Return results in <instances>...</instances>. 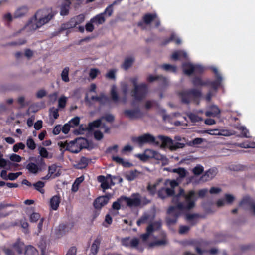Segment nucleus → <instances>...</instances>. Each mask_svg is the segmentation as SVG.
Instances as JSON below:
<instances>
[{
	"label": "nucleus",
	"instance_id": "f257e3e1",
	"mask_svg": "<svg viewBox=\"0 0 255 255\" xmlns=\"http://www.w3.org/2000/svg\"><path fill=\"white\" fill-rule=\"evenodd\" d=\"M194 192H191L186 197V204L179 203L176 206H170L167 210V213L170 216L166 218V221L167 225H172L175 224L180 215V213L177 211V209L181 211L189 210L193 208L195 204L191 201V198L193 195Z\"/></svg>",
	"mask_w": 255,
	"mask_h": 255
},
{
	"label": "nucleus",
	"instance_id": "f03ea898",
	"mask_svg": "<svg viewBox=\"0 0 255 255\" xmlns=\"http://www.w3.org/2000/svg\"><path fill=\"white\" fill-rule=\"evenodd\" d=\"M179 95L182 103L189 104L193 102L198 105L199 104V99L202 96V92L200 90L192 88L179 92Z\"/></svg>",
	"mask_w": 255,
	"mask_h": 255
},
{
	"label": "nucleus",
	"instance_id": "7ed1b4c3",
	"mask_svg": "<svg viewBox=\"0 0 255 255\" xmlns=\"http://www.w3.org/2000/svg\"><path fill=\"white\" fill-rule=\"evenodd\" d=\"M148 92V87L147 84L141 83L139 86H136L131 91V96L135 101L140 102L143 100Z\"/></svg>",
	"mask_w": 255,
	"mask_h": 255
},
{
	"label": "nucleus",
	"instance_id": "20e7f679",
	"mask_svg": "<svg viewBox=\"0 0 255 255\" xmlns=\"http://www.w3.org/2000/svg\"><path fill=\"white\" fill-rule=\"evenodd\" d=\"M132 141L137 143L140 145H142L144 144L155 145H158L159 144V142L156 140L155 137L149 133L144 134L138 137H133Z\"/></svg>",
	"mask_w": 255,
	"mask_h": 255
},
{
	"label": "nucleus",
	"instance_id": "39448f33",
	"mask_svg": "<svg viewBox=\"0 0 255 255\" xmlns=\"http://www.w3.org/2000/svg\"><path fill=\"white\" fill-rule=\"evenodd\" d=\"M161 227V222L159 221H155L149 224L146 228V232L141 235V238L143 241H146L153 232L159 230Z\"/></svg>",
	"mask_w": 255,
	"mask_h": 255
},
{
	"label": "nucleus",
	"instance_id": "423d86ee",
	"mask_svg": "<svg viewBox=\"0 0 255 255\" xmlns=\"http://www.w3.org/2000/svg\"><path fill=\"white\" fill-rule=\"evenodd\" d=\"M83 141L84 139L83 138H76L69 142L67 145V149L72 153H77L82 148L85 147L82 145Z\"/></svg>",
	"mask_w": 255,
	"mask_h": 255
},
{
	"label": "nucleus",
	"instance_id": "0eeeda50",
	"mask_svg": "<svg viewBox=\"0 0 255 255\" xmlns=\"http://www.w3.org/2000/svg\"><path fill=\"white\" fill-rule=\"evenodd\" d=\"M133 198L123 196L124 202L129 207H138L141 205V201L140 195L138 193H135L132 195Z\"/></svg>",
	"mask_w": 255,
	"mask_h": 255
},
{
	"label": "nucleus",
	"instance_id": "6e6552de",
	"mask_svg": "<svg viewBox=\"0 0 255 255\" xmlns=\"http://www.w3.org/2000/svg\"><path fill=\"white\" fill-rule=\"evenodd\" d=\"M137 157L139 159H167L163 156H161L159 158L158 153L151 149L146 150L144 154H138Z\"/></svg>",
	"mask_w": 255,
	"mask_h": 255
},
{
	"label": "nucleus",
	"instance_id": "1a4fd4ad",
	"mask_svg": "<svg viewBox=\"0 0 255 255\" xmlns=\"http://www.w3.org/2000/svg\"><path fill=\"white\" fill-rule=\"evenodd\" d=\"M36 164L31 162L26 166V169L32 173H37L39 170H41L45 166L44 160H35Z\"/></svg>",
	"mask_w": 255,
	"mask_h": 255
},
{
	"label": "nucleus",
	"instance_id": "9d476101",
	"mask_svg": "<svg viewBox=\"0 0 255 255\" xmlns=\"http://www.w3.org/2000/svg\"><path fill=\"white\" fill-rule=\"evenodd\" d=\"M123 114L126 118L130 120L138 119L143 116L140 110L138 108L135 109H126L123 111Z\"/></svg>",
	"mask_w": 255,
	"mask_h": 255
},
{
	"label": "nucleus",
	"instance_id": "9b49d317",
	"mask_svg": "<svg viewBox=\"0 0 255 255\" xmlns=\"http://www.w3.org/2000/svg\"><path fill=\"white\" fill-rule=\"evenodd\" d=\"M239 206L244 208H249L254 215H255V204L253 199L249 197H245L240 201Z\"/></svg>",
	"mask_w": 255,
	"mask_h": 255
},
{
	"label": "nucleus",
	"instance_id": "f8f14e48",
	"mask_svg": "<svg viewBox=\"0 0 255 255\" xmlns=\"http://www.w3.org/2000/svg\"><path fill=\"white\" fill-rule=\"evenodd\" d=\"M156 17L157 14L156 13L145 14L142 17L143 21L138 22L137 23V26L140 27L142 29H145L146 27L144 24H150L152 21H153Z\"/></svg>",
	"mask_w": 255,
	"mask_h": 255
},
{
	"label": "nucleus",
	"instance_id": "ddd939ff",
	"mask_svg": "<svg viewBox=\"0 0 255 255\" xmlns=\"http://www.w3.org/2000/svg\"><path fill=\"white\" fill-rule=\"evenodd\" d=\"M191 192H194L193 195L191 198V201H193L194 203L195 204V192L194 190H190L188 192V193L187 194H185L184 190L182 188H180L179 192L176 195L174 196V195L173 196H172L173 198L172 200V202L174 204H176L177 205L178 203H180L179 202V197L180 196L184 197L185 198V200L186 201V197L187 195H188Z\"/></svg>",
	"mask_w": 255,
	"mask_h": 255
},
{
	"label": "nucleus",
	"instance_id": "4468645a",
	"mask_svg": "<svg viewBox=\"0 0 255 255\" xmlns=\"http://www.w3.org/2000/svg\"><path fill=\"white\" fill-rule=\"evenodd\" d=\"M218 172V170L217 168H210L200 177V180L204 182L211 180L216 176Z\"/></svg>",
	"mask_w": 255,
	"mask_h": 255
},
{
	"label": "nucleus",
	"instance_id": "2eb2a0df",
	"mask_svg": "<svg viewBox=\"0 0 255 255\" xmlns=\"http://www.w3.org/2000/svg\"><path fill=\"white\" fill-rule=\"evenodd\" d=\"M121 244L123 246L127 248H136L139 244V240L137 238H134L132 240L130 237L122 238Z\"/></svg>",
	"mask_w": 255,
	"mask_h": 255
},
{
	"label": "nucleus",
	"instance_id": "dca6fc26",
	"mask_svg": "<svg viewBox=\"0 0 255 255\" xmlns=\"http://www.w3.org/2000/svg\"><path fill=\"white\" fill-rule=\"evenodd\" d=\"M109 199L110 197L108 196H102L97 198L93 203L94 208L100 210L102 207L108 203Z\"/></svg>",
	"mask_w": 255,
	"mask_h": 255
},
{
	"label": "nucleus",
	"instance_id": "f3484780",
	"mask_svg": "<svg viewBox=\"0 0 255 255\" xmlns=\"http://www.w3.org/2000/svg\"><path fill=\"white\" fill-rule=\"evenodd\" d=\"M54 16V14L49 13L45 16L40 18L38 20L36 21V24L33 25V29L36 30V29L41 27L44 24L48 23Z\"/></svg>",
	"mask_w": 255,
	"mask_h": 255
},
{
	"label": "nucleus",
	"instance_id": "a211bd4d",
	"mask_svg": "<svg viewBox=\"0 0 255 255\" xmlns=\"http://www.w3.org/2000/svg\"><path fill=\"white\" fill-rule=\"evenodd\" d=\"M216 78L214 81L207 79V84L206 86L211 87L214 91H217L218 88L220 87L222 81V77L220 74H217Z\"/></svg>",
	"mask_w": 255,
	"mask_h": 255
},
{
	"label": "nucleus",
	"instance_id": "6ab92c4d",
	"mask_svg": "<svg viewBox=\"0 0 255 255\" xmlns=\"http://www.w3.org/2000/svg\"><path fill=\"white\" fill-rule=\"evenodd\" d=\"M175 194L174 189L169 188H162L158 191L157 195L158 197L164 199L168 196H172Z\"/></svg>",
	"mask_w": 255,
	"mask_h": 255
},
{
	"label": "nucleus",
	"instance_id": "aec40b11",
	"mask_svg": "<svg viewBox=\"0 0 255 255\" xmlns=\"http://www.w3.org/2000/svg\"><path fill=\"white\" fill-rule=\"evenodd\" d=\"M146 81L149 83H152L155 81H158L162 85H165L167 82L166 78L162 75H149L146 78Z\"/></svg>",
	"mask_w": 255,
	"mask_h": 255
},
{
	"label": "nucleus",
	"instance_id": "412c9836",
	"mask_svg": "<svg viewBox=\"0 0 255 255\" xmlns=\"http://www.w3.org/2000/svg\"><path fill=\"white\" fill-rule=\"evenodd\" d=\"M158 138L162 142V146L165 148H168L171 150L172 145H173V140L169 137L163 135H159Z\"/></svg>",
	"mask_w": 255,
	"mask_h": 255
},
{
	"label": "nucleus",
	"instance_id": "4be33fe9",
	"mask_svg": "<svg viewBox=\"0 0 255 255\" xmlns=\"http://www.w3.org/2000/svg\"><path fill=\"white\" fill-rule=\"evenodd\" d=\"M61 198L59 195H55L53 196L50 201V205L51 208L54 210H57Z\"/></svg>",
	"mask_w": 255,
	"mask_h": 255
},
{
	"label": "nucleus",
	"instance_id": "5701e85b",
	"mask_svg": "<svg viewBox=\"0 0 255 255\" xmlns=\"http://www.w3.org/2000/svg\"><path fill=\"white\" fill-rule=\"evenodd\" d=\"M101 239L100 237H97L94 241L91 247V253L92 255H96L99 249V246L101 243Z\"/></svg>",
	"mask_w": 255,
	"mask_h": 255
},
{
	"label": "nucleus",
	"instance_id": "b1692460",
	"mask_svg": "<svg viewBox=\"0 0 255 255\" xmlns=\"http://www.w3.org/2000/svg\"><path fill=\"white\" fill-rule=\"evenodd\" d=\"M194 66L191 63L186 62L182 64L184 73L187 75H191L194 73Z\"/></svg>",
	"mask_w": 255,
	"mask_h": 255
},
{
	"label": "nucleus",
	"instance_id": "393cba45",
	"mask_svg": "<svg viewBox=\"0 0 255 255\" xmlns=\"http://www.w3.org/2000/svg\"><path fill=\"white\" fill-rule=\"evenodd\" d=\"M105 21L106 19L102 13L96 15L91 19V22L97 25L103 24Z\"/></svg>",
	"mask_w": 255,
	"mask_h": 255
},
{
	"label": "nucleus",
	"instance_id": "a878e982",
	"mask_svg": "<svg viewBox=\"0 0 255 255\" xmlns=\"http://www.w3.org/2000/svg\"><path fill=\"white\" fill-rule=\"evenodd\" d=\"M85 15L83 14H79L71 18V23L73 24L74 27H76L84 22L85 20Z\"/></svg>",
	"mask_w": 255,
	"mask_h": 255
},
{
	"label": "nucleus",
	"instance_id": "bb28decb",
	"mask_svg": "<svg viewBox=\"0 0 255 255\" xmlns=\"http://www.w3.org/2000/svg\"><path fill=\"white\" fill-rule=\"evenodd\" d=\"M192 83L193 86L195 87H198L199 86H206L207 84V80L204 81L199 76H195L193 77L192 79Z\"/></svg>",
	"mask_w": 255,
	"mask_h": 255
},
{
	"label": "nucleus",
	"instance_id": "cd10ccee",
	"mask_svg": "<svg viewBox=\"0 0 255 255\" xmlns=\"http://www.w3.org/2000/svg\"><path fill=\"white\" fill-rule=\"evenodd\" d=\"M187 56V53L185 52L178 50L173 53L171 58L174 60H177L181 58L185 59Z\"/></svg>",
	"mask_w": 255,
	"mask_h": 255
},
{
	"label": "nucleus",
	"instance_id": "c85d7f7f",
	"mask_svg": "<svg viewBox=\"0 0 255 255\" xmlns=\"http://www.w3.org/2000/svg\"><path fill=\"white\" fill-rule=\"evenodd\" d=\"M12 247L16 251L18 254H21L24 248V244L18 239L15 243L12 245Z\"/></svg>",
	"mask_w": 255,
	"mask_h": 255
},
{
	"label": "nucleus",
	"instance_id": "c756f323",
	"mask_svg": "<svg viewBox=\"0 0 255 255\" xmlns=\"http://www.w3.org/2000/svg\"><path fill=\"white\" fill-rule=\"evenodd\" d=\"M150 218V215L148 213H144L140 218L137 221L136 224L138 226H141L142 224H146L148 222Z\"/></svg>",
	"mask_w": 255,
	"mask_h": 255
},
{
	"label": "nucleus",
	"instance_id": "7c9ffc66",
	"mask_svg": "<svg viewBox=\"0 0 255 255\" xmlns=\"http://www.w3.org/2000/svg\"><path fill=\"white\" fill-rule=\"evenodd\" d=\"M28 8L27 6H22L18 8L14 13L15 18H20L25 15L28 12Z\"/></svg>",
	"mask_w": 255,
	"mask_h": 255
},
{
	"label": "nucleus",
	"instance_id": "2f4dec72",
	"mask_svg": "<svg viewBox=\"0 0 255 255\" xmlns=\"http://www.w3.org/2000/svg\"><path fill=\"white\" fill-rule=\"evenodd\" d=\"M102 125V119L101 118L89 123L88 125V131L90 132L93 131L94 128H99Z\"/></svg>",
	"mask_w": 255,
	"mask_h": 255
},
{
	"label": "nucleus",
	"instance_id": "473e14b6",
	"mask_svg": "<svg viewBox=\"0 0 255 255\" xmlns=\"http://www.w3.org/2000/svg\"><path fill=\"white\" fill-rule=\"evenodd\" d=\"M71 4V1L68 3H65L62 4L60 8V15L62 16L67 15L69 13L70 6Z\"/></svg>",
	"mask_w": 255,
	"mask_h": 255
},
{
	"label": "nucleus",
	"instance_id": "72a5a7b5",
	"mask_svg": "<svg viewBox=\"0 0 255 255\" xmlns=\"http://www.w3.org/2000/svg\"><path fill=\"white\" fill-rule=\"evenodd\" d=\"M167 244V241L165 239L158 240L152 242H150L148 244V248L151 249L153 248L155 246H164Z\"/></svg>",
	"mask_w": 255,
	"mask_h": 255
},
{
	"label": "nucleus",
	"instance_id": "f704fd0d",
	"mask_svg": "<svg viewBox=\"0 0 255 255\" xmlns=\"http://www.w3.org/2000/svg\"><path fill=\"white\" fill-rule=\"evenodd\" d=\"M124 202L123 196H121L116 201L114 202L112 205V208L113 210H119L121 208V205Z\"/></svg>",
	"mask_w": 255,
	"mask_h": 255
},
{
	"label": "nucleus",
	"instance_id": "c9c22d12",
	"mask_svg": "<svg viewBox=\"0 0 255 255\" xmlns=\"http://www.w3.org/2000/svg\"><path fill=\"white\" fill-rule=\"evenodd\" d=\"M12 162H11L9 160V165H8V170H17L19 169H21V168H20V165L16 162H19L21 160H11Z\"/></svg>",
	"mask_w": 255,
	"mask_h": 255
},
{
	"label": "nucleus",
	"instance_id": "e433bc0d",
	"mask_svg": "<svg viewBox=\"0 0 255 255\" xmlns=\"http://www.w3.org/2000/svg\"><path fill=\"white\" fill-rule=\"evenodd\" d=\"M89 160H78L77 162L73 164L75 168L82 169L85 168L88 165Z\"/></svg>",
	"mask_w": 255,
	"mask_h": 255
},
{
	"label": "nucleus",
	"instance_id": "4c0bfd02",
	"mask_svg": "<svg viewBox=\"0 0 255 255\" xmlns=\"http://www.w3.org/2000/svg\"><path fill=\"white\" fill-rule=\"evenodd\" d=\"M134 60V58L132 57L126 58L122 65L123 68L126 70H128L132 66Z\"/></svg>",
	"mask_w": 255,
	"mask_h": 255
},
{
	"label": "nucleus",
	"instance_id": "58836bf2",
	"mask_svg": "<svg viewBox=\"0 0 255 255\" xmlns=\"http://www.w3.org/2000/svg\"><path fill=\"white\" fill-rule=\"evenodd\" d=\"M196 251L199 255H202L204 253H209L210 254H215L217 253L218 250L215 248H212L209 250H203L200 248L196 247Z\"/></svg>",
	"mask_w": 255,
	"mask_h": 255
},
{
	"label": "nucleus",
	"instance_id": "ea45409f",
	"mask_svg": "<svg viewBox=\"0 0 255 255\" xmlns=\"http://www.w3.org/2000/svg\"><path fill=\"white\" fill-rule=\"evenodd\" d=\"M67 98L64 95L61 96L58 99V106L59 109H63L66 107Z\"/></svg>",
	"mask_w": 255,
	"mask_h": 255
},
{
	"label": "nucleus",
	"instance_id": "a19ab883",
	"mask_svg": "<svg viewBox=\"0 0 255 255\" xmlns=\"http://www.w3.org/2000/svg\"><path fill=\"white\" fill-rule=\"evenodd\" d=\"M133 150V147L131 145L125 146L121 151L122 155H128Z\"/></svg>",
	"mask_w": 255,
	"mask_h": 255
},
{
	"label": "nucleus",
	"instance_id": "79ce46f5",
	"mask_svg": "<svg viewBox=\"0 0 255 255\" xmlns=\"http://www.w3.org/2000/svg\"><path fill=\"white\" fill-rule=\"evenodd\" d=\"M36 249L32 246L29 245L25 247V255H34Z\"/></svg>",
	"mask_w": 255,
	"mask_h": 255
},
{
	"label": "nucleus",
	"instance_id": "37998d69",
	"mask_svg": "<svg viewBox=\"0 0 255 255\" xmlns=\"http://www.w3.org/2000/svg\"><path fill=\"white\" fill-rule=\"evenodd\" d=\"M69 68L68 67H65L61 73V78L63 81L65 82H68L69 81Z\"/></svg>",
	"mask_w": 255,
	"mask_h": 255
},
{
	"label": "nucleus",
	"instance_id": "c03bdc74",
	"mask_svg": "<svg viewBox=\"0 0 255 255\" xmlns=\"http://www.w3.org/2000/svg\"><path fill=\"white\" fill-rule=\"evenodd\" d=\"M73 27L74 26L73 25V24L71 23L70 19L68 22L61 24L59 29V32H62Z\"/></svg>",
	"mask_w": 255,
	"mask_h": 255
},
{
	"label": "nucleus",
	"instance_id": "a18cd8bd",
	"mask_svg": "<svg viewBox=\"0 0 255 255\" xmlns=\"http://www.w3.org/2000/svg\"><path fill=\"white\" fill-rule=\"evenodd\" d=\"M111 96L112 100L115 102H118L119 100V97L116 91V87L115 86H112L111 88Z\"/></svg>",
	"mask_w": 255,
	"mask_h": 255
},
{
	"label": "nucleus",
	"instance_id": "49530a36",
	"mask_svg": "<svg viewBox=\"0 0 255 255\" xmlns=\"http://www.w3.org/2000/svg\"><path fill=\"white\" fill-rule=\"evenodd\" d=\"M188 118L193 123L199 122L202 121V118L194 113H190Z\"/></svg>",
	"mask_w": 255,
	"mask_h": 255
},
{
	"label": "nucleus",
	"instance_id": "de8ad7c7",
	"mask_svg": "<svg viewBox=\"0 0 255 255\" xmlns=\"http://www.w3.org/2000/svg\"><path fill=\"white\" fill-rule=\"evenodd\" d=\"M246 167L242 165H231L229 166L228 169L230 170L234 171H243L245 169Z\"/></svg>",
	"mask_w": 255,
	"mask_h": 255
},
{
	"label": "nucleus",
	"instance_id": "09e8293b",
	"mask_svg": "<svg viewBox=\"0 0 255 255\" xmlns=\"http://www.w3.org/2000/svg\"><path fill=\"white\" fill-rule=\"evenodd\" d=\"M199 215L197 214H188L186 216V219L190 222H191L192 225H195L197 223L196 221H194V219L195 218L198 217Z\"/></svg>",
	"mask_w": 255,
	"mask_h": 255
},
{
	"label": "nucleus",
	"instance_id": "8fccbe9b",
	"mask_svg": "<svg viewBox=\"0 0 255 255\" xmlns=\"http://www.w3.org/2000/svg\"><path fill=\"white\" fill-rule=\"evenodd\" d=\"M33 186H34L36 190L38 191L41 193H44V190L43 189V187L44 186V182L42 181H38L37 182L34 183L33 184Z\"/></svg>",
	"mask_w": 255,
	"mask_h": 255
},
{
	"label": "nucleus",
	"instance_id": "3c124183",
	"mask_svg": "<svg viewBox=\"0 0 255 255\" xmlns=\"http://www.w3.org/2000/svg\"><path fill=\"white\" fill-rule=\"evenodd\" d=\"M86 131H88V126L86 125L81 124L79 126L78 129L76 130L75 132L78 134H82Z\"/></svg>",
	"mask_w": 255,
	"mask_h": 255
},
{
	"label": "nucleus",
	"instance_id": "603ef678",
	"mask_svg": "<svg viewBox=\"0 0 255 255\" xmlns=\"http://www.w3.org/2000/svg\"><path fill=\"white\" fill-rule=\"evenodd\" d=\"M185 144L183 143L180 142H175L174 141H173V145H172L171 148V151H174L179 148H182L185 147Z\"/></svg>",
	"mask_w": 255,
	"mask_h": 255
},
{
	"label": "nucleus",
	"instance_id": "864d4df0",
	"mask_svg": "<svg viewBox=\"0 0 255 255\" xmlns=\"http://www.w3.org/2000/svg\"><path fill=\"white\" fill-rule=\"evenodd\" d=\"M162 68L165 71H171L173 72H176V67L170 64H165L162 65Z\"/></svg>",
	"mask_w": 255,
	"mask_h": 255
},
{
	"label": "nucleus",
	"instance_id": "5fc2aeb1",
	"mask_svg": "<svg viewBox=\"0 0 255 255\" xmlns=\"http://www.w3.org/2000/svg\"><path fill=\"white\" fill-rule=\"evenodd\" d=\"M26 145L27 146V147L31 150H34L36 148L35 143L34 140L31 137H29L27 140Z\"/></svg>",
	"mask_w": 255,
	"mask_h": 255
},
{
	"label": "nucleus",
	"instance_id": "6e6d98bb",
	"mask_svg": "<svg viewBox=\"0 0 255 255\" xmlns=\"http://www.w3.org/2000/svg\"><path fill=\"white\" fill-rule=\"evenodd\" d=\"M40 218V215L38 213L33 212L32 213L29 218L30 222H36Z\"/></svg>",
	"mask_w": 255,
	"mask_h": 255
},
{
	"label": "nucleus",
	"instance_id": "4d7b16f0",
	"mask_svg": "<svg viewBox=\"0 0 255 255\" xmlns=\"http://www.w3.org/2000/svg\"><path fill=\"white\" fill-rule=\"evenodd\" d=\"M80 123V118L78 117H75L72 118L68 123L71 127H74L79 125Z\"/></svg>",
	"mask_w": 255,
	"mask_h": 255
},
{
	"label": "nucleus",
	"instance_id": "13d9d810",
	"mask_svg": "<svg viewBox=\"0 0 255 255\" xmlns=\"http://www.w3.org/2000/svg\"><path fill=\"white\" fill-rule=\"evenodd\" d=\"M204 170L203 167L201 165H197L193 169V173L195 175L201 174Z\"/></svg>",
	"mask_w": 255,
	"mask_h": 255
},
{
	"label": "nucleus",
	"instance_id": "bf43d9fd",
	"mask_svg": "<svg viewBox=\"0 0 255 255\" xmlns=\"http://www.w3.org/2000/svg\"><path fill=\"white\" fill-rule=\"evenodd\" d=\"M100 73V71L96 68H91L89 72V76L92 79H94Z\"/></svg>",
	"mask_w": 255,
	"mask_h": 255
},
{
	"label": "nucleus",
	"instance_id": "052dcab7",
	"mask_svg": "<svg viewBox=\"0 0 255 255\" xmlns=\"http://www.w3.org/2000/svg\"><path fill=\"white\" fill-rule=\"evenodd\" d=\"M136 177V173L135 171H130L128 173L126 176V179L128 181H133Z\"/></svg>",
	"mask_w": 255,
	"mask_h": 255
},
{
	"label": "nucleus",
	"instance_id": "680f3d73",
	"mask_svg": "<svg viewBox=\"0 0 255 255\" xmlns=\"http://www.w3.org/2000/svg\"><path fill=\"white\" fill-rule=\"evenodd\" d=\"M58 111V109L55 108L54 107L51 108L49 110L50 115H52L54 119H57L59 116Z\"/></svg>",
	"mask_w": 255,
	"mask_h": 255
},
{
	"label": "nucleus",
	"instance_id": "e2e57ef3",
	"mask_svg": "<svg viewBox=\"0 0 255 255\" xmlns=\"http://www.w3.org/2000/svg\"><path fill=\"white\" fill-rule=\"evenodd\" d=\"M25 147V144L22 142L15 144L13 147V150L14 152H17L19 149H24Z\"/></svg>",
	"mask_w": 255,
	"mask_h": 255
},
{
	"label": "nucleus",
	"instance_id": "0e129e2a",
	"mask_svg": "<svg viewBox=\"0 0 255 255\" xmlns=\"http://www.w3.org/2000/svg\"><path fill=\"white\" fill-rule=\"evenodd\" d=\"M100 118L102 119V120L103 119H105L107 122L110 123L113 122L115 120L114 116L110 114H106L105 116L101 117Z\"/></svg>",
	"mask_w": 255,
	"mask_h": 255
},
{
	"label": "nucleus",
	"instance_id": "69168bd1",
	"mask_svg": "<svg viewBox=\"0 0 255 255\" xmlns=\"http://www.w3.org/2000/svg\"><path fill=\"white\" fill-rule=\"evenodd\" d=\"M113 8L110 5L107 6L104 12H102L104 15H107L108 17L111 16L113 13Z\"/></svg>",
	"mask_w": 255,
	"mask_h": 255
},
{
	"label": "nucleus",
	"instance_id": "338daca9",
	"mask_svg": "<svg viewBox=\"0 0 255 255\" xmlns=\"http://www.w3.org/2000/svg\"><path fill=\"white\" fill-rule=\"evenodd\" d=\"M224 197L225 202L229 204L232 203L235 199V197L233 195L229 194H225Z\"/></svg>",
	"mask_w": 255,
	"mask_h": 255
},
{
	"label": "nucleus",
	"instance_id": "774afa93",
	"mask_svg": "<svg viewBox=\"0 0 255 255\" xmlns=\"http://www.w3.org/2000/svg\"><path fill=\"white\" fill-rule=\"evenodd\" d=\"M118 146L117 145H114L107 148L106 152V153H112L113 152L117 153L118 151Z\"/></svg>",
	"mask_w": 255,
	"mask_h": 255
}]
</instances>
